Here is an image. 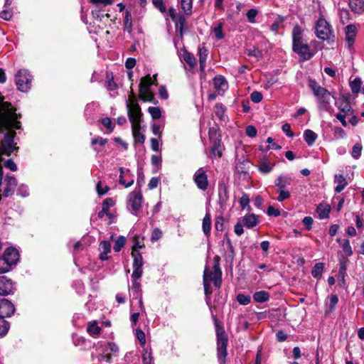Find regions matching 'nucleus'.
Wrapping results in <instances>:
<instances>
[{
    "label": "nucleus",
    "instance_id": "ea45409f",
    "mask_svg": "<svg viewBox=\"0 0 364 364\" xmlns=\"http://www.w3.org/2000/svg\"><path fill=\"white\" fill-rule=\"evenodd\" d=\"M124 25L125 29L127 31L128 33H132V18L130 11H125V16L124 19Z\"/></svg>",
    "mask_w": 364,
    "mask_h": 364
},
{
    "label": "nucleus",
    "instance_id": "c9c22d12",
    "mask_svg": "<svg viewBox=\"0 0 364 364\" xmlns=\"http://www.w3.org/2000/svg\"><path fill=\"white\" fill-rule=\"evenodd\" d=\"M106 88L109 91H113L117 89L118 85L114 81V76L112 73L107 72L106 73Z\"/></svg>",
    "mask_w": 364,
    "mask_h": 364
},
{
    "label": "nucleus",
    "instance_id": "a19ab883",
    "mask_svg": "<svg viewBox=\"0 0 364 364\" xmlns=\"http://www.w3.org/2000/svg\"><path fill=\"white\" fill-rule=\"evenodd\" d=\"M362 80L360 77L355 78L350 82V86L353 93L358 94L361 90Z\"/></svg>",
    "mask_w": 364,
    "mask_h": 364
},
{
    "label": "nucleus",
    "instance_id": "f03ea898",
    "mask_svg": "<svg viewBox=\"0 0 364 364\" xmlns=\"http://www.w3.org/2000/svg\"><path fill=\"white\" fill-rule=\"evenodd\" d=\"M4 97L0 92V121L3 122V125L8 132L12 134L13 137H16V130L21 128V123L18 120L21 115L16 114V109L12 107L11 104L4 102Z\"/></svg>",
    "mask_w": 364,
    "mask_h": 364
},
{
    "label": "nucleus",
    "instance_id": "f8f14e48",
    "mask_svg": "<svg viewBox=\"0 0 364 364\" xmlns=\"http://www.w3.org/2000/svg\"><path fill=\"white\" fill-rule=\"evenodd\" d=\"M292 50L299 55L303 61L310 60L315 54V52L312 51L310 46L306 43L292 46Z\"/></svg>",
    "mask_w": 364,
    "mask_h": 364
},
{
    "label": "nucleus",
    "instance_id": "6ab92c4d",
    "mask_svg": "<svg viewBox=\"0 0 364 364\" xmlns=\"http://www.w3.org/2000/svg\"><path fill=\"white\" fill-rule=\"evenodd\" d=\"M242 223L246 228H252L259 223V219L256 215L248 213L243 217Z\"/></svg>",
    "mask_w": 364,
    "mask_h": 364
},
{
    "label": "nucleus",
    "instance_id": "a878e982",
    "mask_svg": "<svg viewBox=\"0 0 364 364\" xmlns=\"http://www.w3.org/2000/svg\"><path fill=\"white\" fill-rule=\"evenodd\" d=\"M119 171H120V175H119V184L123 185L125 188L132 186L134 183V180L133 177H132L128 182H127L124 179V176L127 177V176H128V175H129V169L124 170V168L121 167L119 168Z\"/></svg>",
    "mask_w": 364,
    "mask_h": 364
},
{
    "label": "nucleus",
    "instance_id": "5fc2aeb1",
    "mask_svg": "<svg viewBox=\"0 0 364 364\" xmlns=\"http://www.w3.org/2000/svg\"><path fill=\"white\" fill-rule=\"evenodd\" d=\"M237 301L241 305H247L251 301V297L249 295L239 294L237 296Z\"/></svg>",
    "mask_w": 364,
    "mask_h": 364
},
{
    "label": "nucleus",
    "instance_id": "7ed1b4c3",
    "mask_svg": "<svg viewBox=\"0 0 364 364\" xmlns=\"http://www.w3.org/2000/svg\"><path fill=\"white\" fill-rule=\"evenodd\" d=\"M220 260L219 256L214 257L213 271H210L208 267L206 266L203 272V282L207 302L210 301L212 294L210 282H213L216 288H220L222 284V271L220 267Z\"/></svg>",
    "mask_w": 364,
    "mask_h": 364
},
{
    "label": "nucleus",
    "instance_id": "a18cd8bd",
    "mask_svg": "<svg viewBox=\"0 0 364 364\" xmlns=\"http://www.w3.org/2000/svg\"><path fill=\"white\" fill-rule=\"evenodd\" d=\"M132 255L134 257L133 267H142L144 262L141 253L132 252Z\"/></svg>",
    "mask_w": 364,
    "mask_h": 364
},
{
    "label": "nucleus",
    "instance_id": "a211bd4d",
    "mask_svg": "<svg viewBox=\"0 0 364 364\" xmlns=\"http://www.w3.org/2000/svg\"><path fill=\"white\" fill-rule=\"evenodd\" d=\"M274 166V162H271L267 157H263L259 160L257 167L262 173L267 174L272 171Z\"/></svg>",
    "mask_w": 364,
    "mask_h": 364
},
{
    "label": "nucleus",
    "instance_id": "f704fd0d",
    "mask_svg": "<svg viewBox=\"0 0 364 364\" xmlns=\"http://www.w3.org/2000/svg\"><path fill=\"white\" fill-rule=\"evenodd\" d=\"M336 241L341 243V247L343 249V252L346 255V257H350L353 255V250L350 245L349 240H341L340 238L337 239Z\"/></svg>",
    "mask_w": 364,
    "mask_h": 364
},
{
    "label": "nucleus",
    "instance_id": "aec40b11",
    "mask_svg": "<svg viewBox=\"0 0 364 364\" xmlns=\"http://www.w3.org/2000/svg\"><path fill=\"white\" fill-rule=\"evenodd\" d=\"M334 183L337 184L335 187L336 193H341L348 186V181L343 174H336Z\"/></svg>",
    "mask_w": 364,
    "mask_h": 364
},
{
    "label": "nucleus",
    "instance_id": "6e6552de",
    "mask_svg": "<svg viewBox=\"0 0 364 364\" xmlns=\"http://www.w3.org/2000/svg\"><path fill=\"white\" fill-rule=\"evenodd\" d=\"M315 28L316 36L322 41H329L334 37L331 26L322 16L317 21Z\"/></svg>",
    "mask_w": 364,
    "mask_h": 364
},
{
    "label": "nucleus",
    "instance_id": "72a5a7b5",
    "mask_svg": "<svg viewBox=\"0 0 364 364\" xmlns=\"http://www.w3.org/2000/svg\"><path fill=\"white\" fill-rule=\"evenodd\" d=\"M253 299L257 303L266 302L269 299V294L264 290L256 291L253 294Z\"/></svg>",
    "mask_w": 364,
    "mask_h": 364
},
{
    "label": "nucleus",
    "instance_id": "4be33fe9",
    "mask_svg": "<svg viewBox=\"0 0 364 364\" xmlns=\"http://www.w3.org/2000/svg\"><path fill=\"white\" fill-rule=\"evenodd\" d=\"M173 21L175 23L176 31L179 33L180 36L182 37L186 26L185 16L183 14H179L178 17Z\"/></svg>",
    "mask_w": 364,
    "mask_h": 364
},
{
    "label": "nucleus",
    "instance_id": "0e129e2a",
    "mask_svg": "<svg viewBox=\"0 0 364 364\" xmlns=\"http://www.w3.org/2000/svg\"><path fill=\"white\" fill-rule=\"evenodd\" d=\"M134 270L132 274V277L133 279L137 280L139 279L143 273L142 267H133Z\"/></svg>",
    "mask_w": 364,
    "mask_h": 364
},
{
    "label": "nucleus",
    "instance_id": "2f4dec72",
    "mask_svg": "<svg viewBox=\"0 0 364 364\" xmlns=\"http://www.w3.org/2000/svg\"><path fill=\"white\" fill-rule=\"evenodd\" d=\"M101 328L98 326L96 321H90L87 323V332L91 336H96L100 333Z\"/></svg>",
    "mask_w": 364,
    "mask_h": 364
},
{
    "label": "nucleus",
    "instance_id": "603ef678",
    "mask_svg": "<svg viewBox=\"0 0 364 364\" xmlns=\"http://www.w3.org/2000/svg\"><path fill=\"white\" fill-rule=\"evenodd\" d=\"M126 239L124 236H119L117 237V240L115 241V244L114 246V250L115 252H119L122 248L125 245Z\"/></svg>",
    "mask_w": 364,
    "mask_h": 364
},
{
    "label": "nucleus",
    "instance_id": "bb28decb",
    "mask_svg": "<svg viewBox=\"0 0 364 364\" xmlns=\"http://www.w3.org/2000/svg\"><path fill=\"white\" fill-rule=\"evenodd\" d=\"M139 97L144 102H153L154 100V96L151 90L146 89L145 87H139Z\"/></svg>",
    "mask_w": 364,
    "mask_h": 364
},
{
    "label": "nucleus",
    "instance_id": "cd10ccee",
    "mask_svg": "<svg viewBox=\"0 0 364 364\" xmlns=\"http://www.w3.org/2000/svg\"><path fill=\"white\" fill-rule=\"evenodd\" d=\"M213 86L218 92H223L228 87V83L223 76H217L213 79Z\"/></svg>",
    "mask_w": 364,
    "mask_h": 364
},
{
    "label": "nucleus",
    "instance_id": "69168bd1",
    "mask_svg": "<svg viewBox=\"0 0 364 364\" xmlns=\"http://www.w3.org/2000/svg\"><path fill=\"white\" fill-rule=\"evenodd\" d=\"M245 133L249 137L253 138L257 135V129L254 126L249 125L245 129Z\"/></svg>",
    "mask_w": 364,
    "mask_h": 364
},
{
    "label": "nucleus",
    "instance_id": "052dcab7",
    "mask_svg": "<svg viewBox=\"0 0 364 364\" xmlns=\"http://www.w3.org/2000/svg\"><path fill=\"white\" fill-rule=\"evenodd\" d=\"M250 99L253 102L259 103L262 100V95L259 92L254 91L250 95Z\"/></svg>",
    "mask_w": 364,
    "mask_h": 364
},
{
    "label": "nucleus",
    "instance_id": "e2e57ef3",
    "mask_svg": "<svg viewBox=\"0 0 364 364\" xmlns=\"http://www.w3.org/2000/svg\"><path fill=\"white\" fill-rule=\"evenodd\" d=\"M338 302V297L336 294H331L329 297V309L331 311L333 310L335 306Z\"/></svg>",
    "mask_w": 364,
    "mask_h": 364
},
{
    "label": "nucleus",
    "instance_id": "6e6d98bb",
    "mask_svg": "<svg viewBox=\"0 0 364 364\" xmlns=\"http://www.w3.org/2000/svg\"><path fill=\"white\" fill-rule=\"evenodd\" d=\"M249 203H250V199H249V196L247 194H244L240 199V207L242 210H244L245 208H247L248 209H250V205H249Z\"/></svg>",
    "mask_w": 364,
    "mask_h": 364
},
{
    "label": "nucleus",
    "instance_id": "b1692460",
    "mask_svg": "<svg viewBox=\"0 0 364 364\" xmlns=\"http://www.w3.org/2000/svg\"><path fill=\"white\" fill-rule=\"evenodd\" d=\"M302 34L303 30L299 26L296 25L292 30V46L304 43Z\"/></svg>",
    "mask_w": 364,
    "mask_h": 364
},
{
    "label": "nucleus",
    "instance_id": "5701e85b",
    "mask_svg": "<svg viewBox=\"0 0 364 364\" xmlns=\"http://www.w3.org/2000/svg\"><path fill=\"white\" fill-rule=\"evenodd\" d=\"M348 5L351 11L355 14L364 13V0H349Z\"/></svg>",
    "mask_w": 364,
    "mask_h": 364
},
{
    "label": "nucleus",
    "instance_id": "4d7b16f0",
    "mask_svg": "<svg viewBox=\"0 0 364 364\" xmlns=\"http://www.w3.org/2000/svg\"><path fill=\"white\" fill-rule=\"evenodd\" d=\"M291 196L290 192L288 190L279 191V196L277 200L279 202H282L286 199H288Z\"/></svg>",
    "mask_w": 364,
    "mask_h": 364
},
{
    "label": "nucleus",
    "instance_id": "4c0bfd02",
    "mask_svg": "<svg viewBox=\"0 0 364 364\" xmlns=\"http://www.w3.org/2000/svg\"><path fill=\"white\" fill-rule=\"evenodd\" d=\"M317 138V134L312 130L306 129L304 132V139L309 146H311L314 144Z\"/></svg>",
    "mask_w": 364,
    "mask_h": 364
},
{
    "label": "nucleus",
    "instance_id": "dca6fc26",
    "mask_svg": "<svg viewBox=\"0 0 364 364\" xmlns=\"http://www.w3.org/2000/svg\"><path fill=\"white\" fill-rule=\"evenodd\" d=\"M228 200L229 191L228 186L224 183H220L218 186V203L220 207H225Z\"/></svg>",
    "mask_w": 364,
    "mask_h": 364
},
{
    "label": "nucleus",
    "instance_id": "79ce46f5",
    "mask_svg": "<svg viewBox=\"0 0 364 364\" xmlns=\"http://www.w3.org/2000/svg\"><path fill=\"white\" fill-rule=\"evenodd\" d=\"M181 6L186 15H191L192 13L193 1L192 0H181Z\"/></svg>",
    "mask_w": 364,
    "mask_h": 364
},
{
    "label": "nucleus",
    "instance_id": "1a4fd4ad",
    "mask_svg": "<svg viewBox=\"0 0 364 364\" xmlns=\"http://www.w3.org/2000/svg\"><path fill=\"white\" fill-rule=\"evenodd\" d=\"M32 76L27 70L21 69L15 75L17 89L21 92H27L31 87Z\"/></svg>",
    "mask_w": 364,
    "mask_h": 364
},
{
    "label": "nucleus",
    "instance_id": "8fccbe9b",
    "mask_svg": "<svg viewBox=\"0 0 364 364\" xmlns=\"http://www.w3.org/2000/svg\"><path fill=\"white\" fill-rule=\"evenodd\" d=\"M151 352L148 349H144L142 353V362L144 364H151L152 363Z\"/></svg>",
    "mask_w": 364,
    "mask_h": 364
},
{
    "label": "nucleus",
    "instance_id": "9b49d317",
    "mask_svg": "<svg viewBox=\"0 0 364 364\" xmlns=\"http://www.w3.org/2000/svg\"><path fill=\"white\" fill-rule=\"evenodd\" d=\"M193 181L196 186L202 190L205 191L209 186V181L206 171L203 168H199L193 175Z\"/></svg>",
    "mask_w": 364,
    "mask_h": 364
},
{
    "label": "nucleus",
    "instance_id": "f3484780",
    "mask_svg": "<svg viewBox=\"0 0 364 364\" xmlns=\"http://www.w3.org/2000/svg\"><path fill=\"white\" fill-rule=\"evenodd\" d=\"M210 154L214 157L221 158L224 150L221 139L210 141Z\"/></svg>",
    "mask_w": 364,
    "mask_h": 364
},
{
    "label": "nucleus",
    "instance_id": "680f3d73",
    "mask_svg": "<svg viewBox=\"0 0 364 364\" xmlns=\"http://www.w3.org/2000/svg\"><path fill=\"white\" fill-rule=\"evenodd\" d=\"M333 135L337 139H343L346 134L345 131L341 127H335L333 129Z\"/></svg>",
    "mask_w": 364,
    "mask_h": 364
},
{
    "label": "nucleus",
    "instance_id": "338daca9",
    "mask_svg": "<svg viewBox=\"0 0 364 364\" xmlns=\"http://www.w3.org/2000/svg\"><path fill=\"white\" fill-rule=\"evenodd\" d=\"M223 221H224L223 217L218 216L216 218L215 222V228L216 230L223 231Z\"/></svg>",
    "mask_w": 364,
    "mask_h": 364
},
{
    "label": "nucleus",
    "instance_id": "c756f323",
    "mask_svg": "<svg viewBox=\"0 0 364 364\" xmlns=\"http://www.w3.org/2000/svg\"><path fill=\"white\" fill-rule=\"evenodd\" d=\"M330 211L331 208L328 204L321 203L316 208V212L320 219H325L328 218Z\"/></svg>",
    "mask_w": 364,
    "mask_h": 364
},
{
    "label": "nucleus",
    "instance_id": "864d4df0",
    "mask_svg": "<svg viewBox=\"0 0 364 364\" xmlns=\"http://www.w3.org/2000/svg\"><path fill=\"white\" fill-rule=\"evenodd\" d=\"M148 112L154 119H158L161 116V109L157 107H149Z\"/></svg>",
    "mask_w": 364,
    "mask_h": 364
},
{
    "label": "nucleus",
    "instance_id": "bf43d9fd",
    "mask_svg": "<svg viewBox=\"0 0 364 364\" xmlns=\"http://www.w3.org/2000/svg\"><path fill=\"white\" fill-rule=\"evenodd\" d=\"M257 11L255 9H250L247 14L246 16L249 21V22L254 23L255 22V17L257 15Z\"/></svg>",
    "mask_w": 364,
    "mask_h": 364
},
{
    "label": "nucleus",
    "instance_id": "7c9ffc66",
    "mask_svg": "<svg viewBox=\"0 0 364 364\" xmlns=\"http://www.w3.org/2000/svg\"><path fill=\"white\" fill-rule=\"evenodd\" d=\"M202 228L204 235L208 237L211 230V218L209 213H207L203 219Z\"/></svg>",
    "mask_w": 364,
    "mask_h": 364
},
{
    "label": "nucleus",
    "instance_id": "49530a36",
    "mask_svg": "<svg viewBox=\"0 0 364 364\" xmlns=\"http://www.w3.org/2000/svg\"><path fill=\"white\" fill-rule=\"evenodd\" d=\"M10 325L4 318L0 317V337L4 336L9 331Z\"/></svg>",
    "mask_w": 364,
    "mask_h": 364
},
{
    "label": "nucleus",
    "instance_id": "c85d7f7f",
    "mask_svg": "<svg viewBox=\"0 0 364 364\" xmlns=\"http://www.w3.org/2000/svg\"><path fill=\"white\" fill-rule=\"evenodd\" d=\"M114 205V200L110 198H107L104 200L102 203V210L98 213V217L100 218H102L105 215L109 214V208Z\"/></svg>",
    "mask_w": 364,
    "mask_h": 364
},
{
    "label": "nucleus",
    "instance_id": "9d476101",
    "mask_svg": "<svg viewBox=\"0 0 364 364\" xmlns=\"http://www.w3.org/2000/svg\"><path fill=\"white\" fill-rule=\"evenodd\" d=\"M143 196L139 188H136L128 196V205L132 208V213L136 215V212L141 208Z\"/></svg>",
    "mask_w": 364,
    "mask_h": 364
},
{
    "label": "nucleus",
    "instance_id": "423d86ee",
    "mask_svg": "<svg viewBox=\"0 0 364 364\" xmlns=\"http://www.w3.org/2000/svg\"><path fill=\"white\" fill-rule=\"evenodd\" d=\"M19 259L18 250L14 247L5 250L4 255L0 258V274L9 272L16 265Z\"/></svg>",
    "mask_w": 364,
    "mask_h": 364
},
{
    "label": "nucleus",
    "instance_id": "774afa93",
    "mask_svg": "<svg viewBox=\"0 0 364 364\" xmlns=\"http://www.w3.org/2000/svg\"><path fill=\"white\" fill-rule=\"evenodd\" d=\"M102 123L110 132H112L114 129V126L112 124L110 118L105 117V118L102 119Z\"/></svg>",
    "mask_w": 364,
    "mask_h": 364
},
{
    "label": "nucleus",
    "instance_id": "2eb2a0df",
    "mask_svg": "<svg viewBox=\"0 0 364 364\" xmlns=\"http://www.w3.org/2000/svg\"><path fill=\"white\" fill-rule=\"evenodd\" d=\"M357 27L354 24L348 25L345 28L346 41L348 49L353 48L355 38L357 34Z\"/></svg>",
    "mask_w": 364,
    "mask_h": 364
},
{
    "label": "nucleus",
    "instance_id": "473e14b6",
    "mask_svg": "<svg viewBox=\"0 0 364 364\" xmlns=\"http://www.w3.org/2000/svg\"><path fill=\"white\" fill-rule=\"evenodd\" d=\"M208 54V50L204 46L199 48L198 57H199L200 68L201 71H203L205 69Z\"/></svg>",
    "mask_w": 364,
    "mask_h": 364
},
{
    "label": "nucleus",
    "instance_id": "39448f33",
    "mask_svg": "<svg viewBox=\"0 0 364 364\" xmlns=\"http://www.w3.org/2000/svg\"><path fill=\"white\" fill-rule=\"evenodd\" d=\"M309 87L312 90L314 95L320 103V107L324 110L328 111L330 103L333 96L326 88L320 86L315 80H310Z\"/></svg>",
    "mask_w": 364,
    "mask_h": 364
},
{
    "label": "nucleus",
    "instance_id": "f257e3e1",
    "mask_svg": "<svg viewBox=\"0 0 364 364\" xmlns=\"http://www.w3.org/2000/svg\"><path fill=\"white\" fill-rule=\"evenodd\" d=\"M129 119L132 124V134L136 143L144 144L145 136L141 132V111L136 102V97L132 90L126 101Z\"/></svg>",
    "mask_w": 364,
    "mask_h": 364
},
{
    "label": "nucleus",
    "instance_id": "20e7f679",
    "mask_svg": "<svg viewBox=\"0 0 364 364\" xmlns=\"http://www.w3.org/2000/svg\"><path fill=\"white\" fill-rule=\"evenodd\" d=\"M216 337H217V358L219 364L226 363L228 355L227 347L228 343V336L222 326H220L215 318Z\"/></svg>",
    "mask_w": 364,
    "mask_h": 364
},
{
    "label": "nucleus",
    "instance_id": "09e8293b",
    "mask_svg": "<svg viewBox=\"0 0 364 364\" xmlns=\"http://www.w3.org/2000/svg\"><path fill=\"white\" fill-rule=\"evenodd\" d=\"M152 84H154V82H152V78L150 75H147L141 80L139 87H145L146 89H150Z\"/></svg>",
    "mask_w": 364,
    "mask_h": 364
},
{
    "label": "nucleus",
    "instance_id": "58836bf2",
    "mask_svg": "<svg viewBox=\"0 0 364 364\" xmlns=\"http://www.w3.org/2000/svg\"><path fill=\"white\" fill-rule=\"evenodd\" d=\"M285 20L286 17L278 16L274 22L271 25L270 30L277 34L278 33V30L282 27Z\"/></svg>",
    "mask_w": 364,
    "mask_h": 364
},
{
    "label": "nucleus",
    "instance_id": "e433bc0d",
    "mask_svg": "<svg viewBox=\"0 0 364 364\" xmlns=\"http://www.w3.org/2000/svg\"><path fill=\"white\" fill-rule=\"evenodd\" d=\"M208 137H209V141L221 139V136L220 134V129H219L218 126L215 125L214 127L209 128Z\"/></svg>",
    "mask_w": 364,
    "mask_h": 364
},
{
    "label": "nucleus",
    "instance_id": "c03bdc74",
    "mask_svg": "<svg viewBox=\"0 0 364 364\" xmlns=\"http://www.w3.org/2000/svg\"><path fill=\"white\" fill-rule=\"evenodd\" d=\"M223 23L222 22H219L213 28V31L215 35V38L217 40H220L224 38V33L223 32Z\"/></svg>",
    "mask_w": 364,
    "mask_h": 364
},
{
    "label": "nucleus",
    "instance_id": "4468645a",
    "mask_svg": "<svg viewBox=\"0 0 364 364\" xmlns=\"http://www.w3.org/2000/svg\"><path fill=\"white\" fill-rule=\"evenodd\" d=\"M14 286L12 281L5 276L0 277V295L6 296L12 294Z\"/></svg>",
    "mask_w": 364,
    "mask_h": 364
},
{
    "label": "nucleus",
    "instance_id": "de8ad7c7",
    "mask_svg": "<svg viewBox=\"0 0 364 364\" xmlns=\"http://www.w3.org/2000/svg\"><path fill=\"white\" fill-rule=\"evenodd\" d=\"M362 149H363L362 144L360 143H356L353 146V149H352V151H351L352 157L355 159H358L361 155Z\"/></svg>",
    "mask_w": 364,
    "mask_h": 364
},
{
    "label": "nucleus",
    "instance_id": "0eeeda50",
    "mask_svg": "<svg viewBox=\"0 0 364 364\" xmlns=\"http://www.w3.org/2000/svg\"><path fill=\"white\" fill-rule=\"evenodd\" d=\"M335 105L339 110V112L336 114V119L343 127H347L348 123L346 121V117L352 115L353 113V110L348 100L346 97H343L342 98L336 100Z\"/></svg>",
    "mask_w": 364,
    "mask_h": 364
},
{
    "label": "nucleus",
    "instance_id": "393cba45",
    "mask_svg": "<svg viewBox=\"0 0 364 364\" xmlns=\"http://www.w3.org/2000/svg\"><path fill=\"white\" fill-rule=\"evenodd\" d=\"M100 259L102 260L108 259L107 255L111 252V244L109 242L104 240L100 243Z\"/></svg>",
    "mask_w": 364,
    "mask_h": 364
},
{
    "label": "nucleus",
    "instance_id": "13d9d810",
    "mask_svg": "<svg viewBox=\"0 0 364 364\" xmlns=\"http://www.w3.org/2000/svg\"><path fill=\"white\" fill-rule=\"evenodd\" d=\"M118 346L114 343H108L105 346V351L110 354V353H115L118 352Z\"/></svg>",
    "mask_w": 364,
    "mask_h": 364
},
{
    "label": "nucleus",
    "instance_id": "ddd939ff",
    "mask_svg": "<svg viewBox=\"0 0 364 364\" xmlns=\"http://www.w3.org/2000/svg\"><path fill=\"white\" fill-rule=\"evenodd\" d=\"M15 308L14 304L6 299L0 300V317L6 318L14 314Z\"/></svg>",
    "mask_w": 364,
    "mask_h": 364
},
{
    "label": "nucleus",
    "instance_id": "37998d69",
    "mask_svg": "<svg viewBox=\"0 0 364 364\" xmlns=\"http://www.w3.org/2000/svg\"><path fill=\"white\" fill-rule=\"evenodd\" d=\"M324 265L321 262L316 263L311 270V274L315 278H320L323 271Z\"/></svg>",
    "mask_w": 364,
    "mask_h": 364
},
{
    "label": "nucleus",
    "instance_id": "412c9836",
    "mask_svg": "<svg viewBox=\"0 0 364 364\" xmlns=\"http://www.w3.org/2000/svg\"><path fill=\"white\" fill-rule=\"evenodd\" d=\"M291 184V177L284 175H280L274 181V185L278 187L279 191L286 190L287 186Z\"/></svg>",
    "mask_w": 364,
    "mask_h": 364
},
{
    "label": "nucleus",
    "instance_id": "3c124183",
    "mask_svg": "<svg viewBox=\"0 0 364 364\" xmlns=\"http://www.w3.org/2000/svg\"><path fill=\"white\" fill-rule=\"evenodd\" d=\"M183 59L186 63L191 67V68H193L196 65V58L194 55L190 53H186L183 55Z\"/></svg>",
    "mask_w": 364,
    "mask_h": 364
}]
</instances>
